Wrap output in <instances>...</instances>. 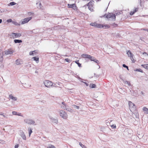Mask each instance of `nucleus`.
Segmentation results:
<instances>
[{"mask_svg": "<svg viewBox=\"0 0 148 148\" xmlns=\"http://www.w3.org/2000/svg\"><path fill=\"white\" fill-rule=\"evenodd\" d=\"M141 66L145 69H148V64H142Z\"/></svg>", "mask_w": 148, "mask_h": 148, "instance_id": "32", "label": "nucleus"}, {"mask_svg": "<svg viewBox=\"0 0 148 148\" xmlns=\"http://www.w3.org/2000/svg\"><path fill=\"white\" fill-rule=\"evenodd\" d=\"M125 84H126L128 86H131V84L130 82L125 81H124V80H122Z\"/></svg>", "mask_w": 148, "mask_h": 148, "instance_id": "24", "label": "nucleus"}, {"mask_svg": "<svg viewBox=\"0 0 148 148\" xmlns=\"http://www.w3.org/2000/svg\"><path fill=\"white\" fill-rule=\"evenodd\" d=\"M0 115H1V116H2L3 117H4V118H5L6 119H7L8 118V116H5V115L4 114V113H3L1 112H0Z\"/></svg>", "mask_w": 148, "mask_h": 148, "instance_id": "31", "label": "nucleus"}, {"mask_svg": "<svg viewBox=\"0 0 148 148\" xmlns=\"http://www.w3.org/2000/svg\"><path fill=\"white\" fill-rule=\"evenodd\" d=\"M38 52L37 50H34L33 51H31L29 52V55L30 56H34L37 54Z\"/></svg>", "mask_w": 148, "mask_h": 148, "instance_id": "15", "label": "nucleus"}, {"mask_svg": "<svg viewBox=\"0 0 148 148\" xmlns=\"http://www.w3.org/2000/svg\"><path fill=\"white\" fill-rule=\"evenodd\" d=\"M62 104H64V103L63 102L62 103Z\"/></svg>", "mask_w": 148, "mask_h": 148, "instance_id": "58", "label": "nucleus"}, {"mask_svg": "<svg viewBox=\"0 0 148 148\" xmlns=\"http://www.w3.org/2000/svg\"><path fill=\"white\" fill-rule=\"evenodd\" d=\"M70 109L69 110H68L70 112H73V110L72 109Z\"/></svg>", "mask_w": 148, "mask_h": 148, "instance_id": "50", "label": "nucleus"}, {"mask_svg": "<svg viewBox=\"0 0 148 148\" xmlns=\"http://www.w3.org/2000/svg\"><path fill=\"white\" fill-rule=\"evenodd\" d=\"M129 108L131 111H134L136 110V107L135 105L131 101H129Z\"/></svg>", "mask_w": 148, "mask_h": 148, "instance_id": "6", "label": "nucleus"}, {"mask_svg": "<svg viewBox=\"0 0 148 148\" xmlns=\"http://www.w3.org/2000/svg\"><path fill=\"white\" fill-rule=\"evenodd\" d=\"M73 107L75 109H79V106H77L75 105H73Z\"/></svg>", "mask_w": 148, "mask_h": 148, "instance_id": "38", "label": "nucleus"}, {"mask_svg": "<svg viewBox=\"0 0 148 148\" xmlns=\"http://www.w3.org/2000/svg\"><path fill=\"white\" fill-rule=\"evenodd\" d=\"M82 148H87L85 146H84H84H82Z\"/></svg>", "mask_w": 148, "mask_h": 148, "instance_id": "51", "label": "nucleus"}, {"mask_svg": "<svg viewBox=\"0 0 148 148\" xmlns=\"http://www.w3.org/2000/svg\"><path fill=\"white\" fill-rule=\"evenodd\" d=\"M68 8H72L74 10H76L77 8L75 4H73L72 5H71L68 4Z\"/></svg>", "mask_w": 148, "mask_h": 148, "instance_id": "13", "label": "nucleus"}, {"mask_svg": "<svg viewBox=\"0 0 148 148\" xmlns=\"http://www.w3.org/2000/svg\"><path fill=\"white\" fill-rule=\"evenodd\" d=\"M35 73H38V71H35Z\"/></svg>", "mask_w": 148, "mask_h": 148, "instance_id": "54", "label": "nucleus"}, {"mask_svg": "<svg viewBox=\"0 0 148 148\" xmlns=\"http://www.w3.org/2000/svg\"><path fill=\"white\" fill-rule=\"evenodd\" d=\"M123 67H125V68H127V66H126L124 64H123Z\"/></svg>", "mask_w": 148, "mask_h": 148, "instance_id": "48", "label": "nucleus"}, {"mask_svg": "<svg viewBox=\"0 0 148 148\" xmlns=\"http://www.w3.org/2000/svg\"><path fill=\"white\" fill-rule=\"evenodd\" d=\"M106 124L108 126L109 125H110V123L109 121H108V120L106 121Z\"/></svg>", "mask_w": 148, "mask_h": 148, "instance_id": "41", "label": "nucleus"}, {"mask_svg": "<svg viewBox=\"0 0 148 148\" xmlns=\"http://www.w3.org/2000/svg\"><path fill=\"white\" fill-rule=\"evenodd\" d=\"M12 114L14 115H17L18 116H22L21 113H17L16 111H13L12 112Z\"/></svg>", "mask_w": 148, "mask_h": 148, "instance_id": "22", "label": "nucleus"}, {"mask_svg": "<svg viewBox=\"0 0 148 148\" xmlns=\"http://www.w3.org/2000/svg\"><path fill=\"white\" fill-rule=\"evenodd\" d=\"M47 148H56L53 145H49L47 147Z\"/></svg>", "mask_w": 148, "mask_h": 148, "instance_id": "35", "label": "nucleus"}, {"mask_svg": "<svg viewBox=\"0 0 148 148\" xmlns=\"http://www.w3.org/2000/svg\"><path fill=\"white\" fill-rule=\"evenodd\" d=\"M7 11V10L6 9H2L1 10H0V12L1 13H3L6 12Z\"/></svg>", "mask_w": 148, "mask_h": 148, "instance_id": "36", "label": "nucleus"}, {"mask_svg": "<svg viewBox=\"0 0 148 148\" xmlns=\"http://www.w3.org/2000/svg\"><path fill=\"white\" fill-rule=\"evenodd\" d=\"M3 52L1 50H0V62L2 61L3 60Z\"/></svg>", "mask_w": 148, "mask_h": 148, "instance_id": "19", "label": "nucleus"}, {"mask_svg": "<svg viewBox=\"0 0 148 148\" xmlns=\"http://www.w3.org/2000/svg\"><path fill=\"white\" fill-rule=\"evenodd\" d=\"M10 38L12 39L20 37L21 36V34L19 33H12L9 34Z\"/></svg>", "mask_w": 148, "mask_h": 148, "instance_id": "4", "label": "nucleus"}, {"mask_svg": "<svg viewBox=\"0 0 148 148\" xmlns=\"http://www.w3.org/2000/svg\"><path fill=\"white\" fill-rule=\"evenodd\" d=\"M111 126L114 128L115 129L116 128V126L115 125H111Z\"/></svg>", "mask_w": 148, "mask_h": 148, "instance_id": "45", "label": "nucleus"}, {"mask_svg": "<svg viewBox=\"0 0 148 148\" xmlns=\"http://www.w3.org/2000/svg\"><path fill=\"white\" fill-rule=\"evenodd\" d=\"M136 115V118H138V114L137 113H134Z\"/></svg>", "mask_w": 148, "mask_h": 148, "instance_id": "44", "label": "nucleus"}, {"mask_svg": "<svg viewBox=\"0 0 148 148\" xmlns=\"http://www.w3.org/2000/svg\"><path fill=\"white\" fill-rule=\"evenodd\" d=\"M2 22V20L1 19H0V23H1Z\"/></svg>", "mask_w": 148, "mask_h": 148, "instance_id": "53", "label": "nucleus"}, {"mask_svg": "<svg viewBox=\"0 0 148 148\" xmlns=\"http://www.w3.org/2000/svg\"><path fill=\"white\" fill-rule=\"evenodd\" d=\"M15 4H16V3L15 2H11L10 3V5L12 6L13 5H15Z\"/></svg>", "mask_w": 148, "mask_h": 148, "instance_id": "43", "label": "nucleus"}, {"mask_svg": "<svg viewBox=\"0 0 148 148\" xmlns=\"http://www.w3.org/2000/svg\"><path fill=\"white\" fill-rule=\"evenodd\" d=\"M128 70H129V69H128V67L127 66V68H126Z\"/></svg>", "mask_w": 148, "mask_h": 148, "instance_id": "57", "label": "nucleus"}, {"mask_svg": "<svg viewBox=\"0 0 148 148\" xmlns=\"http://www.w3.org/2000/svg\"><path fill=\"white\" fill-rule=\"evenodd\" d=\"M44 84L45 86L47 87L51 86L53 85L52 82H51L48 80L45 81Z\"/></svg>", "mask_w": 148, "mask_h": 148, "instance_id": "9", "label": "nucleus"}, {"mask_svg": "<svg viewBox=\"0 0 148 148\" xmlns=\"http://www.w3.org/2000/svg\"><path fill=\"white\" fill-rule=\"evenodd\" d=\"M127 55L128 57L130 58L132 62H135V60L134 59V55L132 53L130 50H128L127 51Z\"/></svg>", "mask_w": 148, "mask_h": 148, "instance_id": "5", "label": "nucleus"}, {"mask_svg": "<svg viewBox=\"0 0 148 148\" xmlns=\"http://www.w3.org/2000/svg\"><path fill=\"white\" fill-rule=\"evenodd\" d=\"M28 132H29V137H30L31 136V133L32 132V130L31 128H28Z\"/></svg>", "mask_w": 148, "mask_h": 148, "instance_id": "25", "label": "nucleus"}, {"mask_svg": "<svg viewBox=\"0 0 148 148\" xmlns=\"http://www.w3.org/2000/svg\"><path fill=\"white\" fill-rule=\"evenodd\" d=\"M18 147H19V145L18 144H17L15 145L14 147H15V148H18Z\"/></svg>", "mask_w": 148, "mask_h": 148, "instance_id": "46", "label": "nucleus"}, {"mask_svg": "<svg viewBox=\"0 0 148 148\" xmlns=\"http://www.w3.org/2000/svg\"><path fill=\"white\" fill-rule=\"evenodd\" d=\"M23 63V61L20 59H17L16 61V64L17 65L21 64Z\"/></svg>", "mask_w": 148, "mask_h": 148, "instance_id": "17", "label": "nucleus"}, {"mask_svg": "<svg viewBox=\"0 0 148 148\" xmlns=\"http://www.w3.org/2000/svg\"><path fill=\"white\" fill-rule=\"evenodd\" d=\"M140 53H142V55H143L144 57H145L147 56H148V54H147L146 52H143L142 53L141 51L140 52Z\"/></svg>", "mask_w": 148, "mask_h": 148, "instance_id": "29", "label": "nucleus"}, {"mask_svg": "<svg viewBox=\"0 0 148 148\" xmlns=\"http://www.w3.org/2000/svg\"><path fill=\"white\" fill-rule=\"evenodd\" d=\"M87 6L88 7L89 9L91 11L93 10V5L92 2H89L87 4Z\"/></svg>", "mask_w": 148, "mask_h": 148, "instance_id": "12", "label": "nucleus"}, {"mask_svg": "<svg viewBox=\"0 0 148 148\" xmlns=\"http://www.w3.org/2000/svg\"><path fill=\"white\" fill-rule=\"evenodd\" d=\"M12 23L16 26H19L20 25V24H19L16 21H13Z\"/></svg>", "mask_w": 148, "mask_h": 148, "instance_id": "34", "label": "nucleus"}, {"mask_svg": "<svg viewBox=\"0 0 148 148\" xmlns=\"http://www.w3.org/2000/svg\"><path fill=\"white\" fill-rule=\"evenodd\" d=\"M37 7L38 8H41V3H36Z\"/></svg>", "mask_w": 148, "mask_h": 148, "instance_id": "28", "label": "nucleus"}, {"mask_svg": "<svg viewBox=\"0 0 148 148\" xmlns=\"http://www.w3.org/2000/svg\"><path fill=\"white\" fill-rule=\"evenodd\" d=\"M30 13V14H32V13L30 12V13Z\"/></svg>", "mask_w": 148, "mask_h": 148, "instance_id": "59", "label": "nucleus"}, {"mask_svg": "<svg viewBox=\"0 0 148 148\" xmlns=\"http://www.w3.org/2000/svg\"><path fill=\"white\" fill-rule=\"evenodd\" d=\"M7 21L8 23H12L13 21L11 19H8L7 20Z\"/></svg>", "mask_w": 148, "mask_h": 148, "instance_id": "40", "label": "nucleus"}, {"mask_svg": "<svg viewBox=\"0 0 148 148\" xmlns=\"http://www.w3.org/2000/svg\"><path fill=\"white\" fill-rule=\"evenodd\" d=\"M138 10V9L137 8H136L135 10L133 11H131L130 12V14L131 15H132L134 14V13L137 11Z\"/></svg>", "mask_w": 148, "mask_h": 148, "instance_id": "26", "label": "nucleus"}, {"mask_svg": "<svg viewBox=\"0 0 148 148\" xmlns=\"http://www.w3.org/2000/svg\"><path fill=\"white\" fill-rule=\"evenodd\" d=\"M79 60H77L75 61V62L77 64L79 67L81 66V64H80L79 62Z\"/></svg>", "mask_w": 148, "mask_h": 148, "instance_id": "37", "label": "nucleus"}, {"mask_svg": "<svg viewBox=\"0 0 148 148\" xmlns=\"http://www.w3.org/2000/svg\"><path fill=\"white\" fill-rule=\"evenodd\" d=\"M52 122L57 123H58V120L57 119H55L54 118H52L51 119Z\"/></svg>", "mask_w": 148, "mask_h": 148, "instance_id": "33", "label": "nucleus"}, {"mask_svg": "<svg viewBox=\"0 0 148 148\" xmlns=\"http://www.w3.org/2000/svg\"><path fill=\"white\" fill-rule=\"evenodd\" d=\"M3 52L6 55H11L14 52V51L12 49H8Z\"/></svg>", "mask_w": 148, "mask_h": 148, "instance_id": "11", "label": "nucleus"}, {"mask_svg": "<svg viewBox=\"0 0 148 148\" xmlns=\"http://www.w3.org/2000/svg\"><path fill=\"white\" fill-rule=\"evenodd\" d=\"M69 93H71L72 92H71V90H69Z\"/></svg>", "mask_w": 148, "mask_h": 148, "instance_id": "55", "label": "nucleus"}, {"mask_svg": "<svg viewBox=\"0 0 148 148\" xmlns=\"http://www.w3.org/2000/svg\"><path fill=\"white\" fill-rule=\"evenodd\" d=\"M32 18V17H29L24 19L21 21V24L23 25L27 23Z\"/></svg>", "mask_w": 148, "mask_h": 148, "instance_id": "8", "label": "nucleus"}, {"mask_svg": "<svg viewBox=\"0 0 148 148\" xmlns=\"http://www.w3.org/2000/svg\"><path fill=\"white\" fill-rule=\"evenodd\" d=\"M81 56L83 58H90V55L87 54H83L81 55Z\"/></svg>", "mask_w": 148, "mask_h": 148, "instance_id": "21", "label": "nucleus"}, {"mask_svg": "<svg viewBox=\"0 0 148 148\" xmlns=\"http://www.w3.org/2000/svg\"><path fill=\"white\" fill-rule=\"evenodd\" d=\"M3 141V140H0V143H1Z\"/></svg>", "mask_w": 148, "mask_h": 148, "instance_id": "52", "label": "nucleus"}, {"mask_svg": "<svg viewBox=\"0 0 148 148\" xmlns=\"http://www.w3.org/2000/svg\"><path fill=\"white\" fill-rule=\"evenodd\" d=\"M60 115L64 119H66L67 117V115L66 112L64 110H60Z\"/></svg>", "mask_w": 148, "mask_h": 148, "instance_id": "7", "label": "nucleus"}, {"mask_svg": "<svg viewBox=\"0 0 148 148\" xmlns=\"http://www.w3.org/2000/svg\"><path fill=\"white\" fill-rule=\"evenodd\" d=\"M20 135L21 137L24 140H26V136L25 135L24 132L23 131H21V132Z\"/></svg>", "mask_w": 148, "mask_h": 148, "instance_id": "18", "label": "nucleus"}, {"mask_svg": "<svg viewBox=\"0 0 148 148\" xmlns=\"http://www.w3.org/2000/svg\"><path fill=\"white\" fill-rule=\"evenodd\" d=\"M89 86L91 88H95L96 87V85L95 84H90Z\"/></svg>", "mask_w": 148, "mask_h": 148, "instance_id": "30", "label": "nucleus"}, {"mask_svg": "<svg viewBox=\"0 0 148 148\" xmlns=\"http://www.w3.org/2000/svg\"><path fill=\"white\" fill-rule=\"evenodd\" d=\"M14 42L15 43H21L22 42V41L21 40L15 39L14 40Z\"/></svg>", "mask_w": 148, "mask_h": 148, "instance_id": "27", "label": "nucleus"}, {"mask_svg": "<svg viewBox=\"0 0 148 148\" xmlns=\"http://www.w3.org/2000/svg\"><path fill=\"white\" fill-rule=\"evenodd\" d=\"M120 13L113 14V13H109L108 15H106V17L110 20L115 21L116 18V16L117 15H119Z\"/></svg>", "mask_w": 148, "mask_h": 148, "instance_id": "2", "label": "nucleus"}, {"mask_svg": "<svg viewBox=\"0 0 148 148\" xmlns=\"http://www.w3.org/2000/svg\"><path fill=\"white\" fill-rule=\"evenodd\" d=\"M65 60L66 61V62H69L71 61V60L68 58H66L65 59Z\"/></svg>", "mask_w": 148, "mask_h": 148, "instance_id": "42", "label": "nucleus"}, {"mask_svg": "<svg viewBox=\"0 0 148 148\" xmlns=\"http://www.w3.org/2000/svg\"><path fill=\"white\" fill-rule=\"evenodd\" d=\"M141 93L142 94H143V93L142 91L141 92Z\"/></svg>", "mask_w": 148, "mask_h": 148, "instance_id": "56", "label": "nucleus"}, {"mask_svg": "<svg viewBox=\"0 0 148 148\" xmlns=\"http://www.w3.org/2000/svg\"><path fill=\"white\" fill-rule=\"evenodd\" d=\"M82 82L86 84V86H88V83H86L85 82Z\"/></svg>", "mask_w": 148, "mask_h": 148, "instance_id": "47", "label": "nucleus"}, {"mask_svg": "<svg viewBox=\"0 0 148 148\" xmlns=\"http://www.w3.org/2000/svg\"><path fill=\"white\" fill-rule=\"evenodd\" d=\"M91 25L94 26L98 28H103L105 29L110 27L109 25H103L101 24H97L96 23H92L90 24Z\"/></svg>", "mask_w": 148, "mask_h": 148, "instance_id": "1", "label": "nucleus"}, {"mask_svg": "<svg viewBox=\"0 0 148 148\" xmlns=\"http://www.w3.org/2000/svg\"><path fill=\"white\" fill-rule=\"evenodd\" d=\"M89 59H90L91 61H94L97 64L99 63V61L98 60H96L95 58L92 57L90 56V58H89Z\"/></svg>", "mask_w": 148, "mask_h": 148, "instance_id": "16", "label": "nucleus"}, {"mask_svg": "<svg viewBox=\"0 0 148 148\" xmlns=\"http://www.w3.org/2000/svg\"><path fill=\"white\" fill-rule=\"evenodd\" d=\"M34 60L36 61L37 63H38L39 61V58L37 56L33 57L31 59Z\"/></svg>", "mask_w": 148, "mask_h": 148, "instance_id": "20", "label": "nucleus"}, {"mask_svg": "<svg viewBox=\"0 0 148 148\" xmlns=\"http://www.w3.org/2000/svg\"><path fill=\"white\" fill-rule=\"evenodd\" d=\"M9 98L10 100L11 99L13 101H15L17 100V98L16 97H14L12 95H9Z\"/></svg>", "mask_w": 148, "mask_h": 148, "instance_id": "14", "label": "nucleus"}, {"mask_svg": "<svg viewBox=\"0 0 148 148\" xmlns=\"http://www.w3.org/2000/svg\"><path fill=\"white\" fill-rule=\"evenodd\" d=\"M21 82L23 86L25 88H29L31 86L30 83L28 81L22 80Z\"/></svg>", "mask_w": 148, "mask_h": 148, "instance_id": "3", "label": "nucleus"}, {"mask_svg": "<svg viewBox=\"0 0 148 148\" xmlns=\"http://www.w3.org/2000/svg\"><path fill=\"white\" fill-rule=\"evenodd\" d=\"M24 121L26 123L30 125H33L35 123V122L34 121L31 119H25L24 120Z\"/></svg>", "mask_w": 148, "mask_h": 148, "instance_id": "10", "label": "nucleus"}, {"mask_svg": "<svg viewBox=\"0 0 148 148\" xmlns=\"http://www.w3.org/2000/svg\"><path fill=\"white\" fill-rule=\"evenodd\" d=\"M79 145L82 147V146H84V145H83L81 143H79Z\"/></svg>", "mask_w": 148, "mask_h": 148, "instance_id": "49", "label": "nucleus"}, {"mask_svg": "<svg viewBox=\"0 0 148 148\" xmlns=\"http://www.w3.org/2000/svg\"><path fill=\"white\" fill-rule=\"evenodd\" d=\"M135 71H136L139 72H141V73H143V71L142 70L140 69H136V70H135Z\"/></svg>", "mask_w": 148, "mask_h": 148, "instance_id": "39", "label": "nucleus"}, {"mask_svg": "<svg viewBox=\"0 0 148 148\" xmlns=\"http://www.w3.org/2000/svg\"><path fill=\"white\" fill-rule=\"evenodd\" d=\"M143 110L144 111L145 113L148 114V109L146 107H144L143 108Z\"/></svg>", "mask_w": 148, "mask_h": 148, "instance_id": "23", "label": "nucleus"}]
</instances>
